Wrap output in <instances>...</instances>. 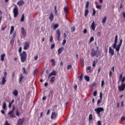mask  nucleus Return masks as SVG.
Here are the masks:
<instances>
[{"instance_id": "obj_53", "label": "nucleus", "mask_w": 125, "mask_h": 125, "mask_svg": "<svg viewBox=\"0 0 125 125\" xmlns=\"http://www.w3.org/2000/svg\"><path fill=\"white\" fill-rule=\"evenodd\" d=\"M97 125H102V122L101 121H98Z\"/></svg>"}, {"instance_id": "obj_42", "label": "nucleus", "mask_w": 125, "mask_h": 125, "mask_svg": "<svg viewBox=\"0 0 125 125\" xmlns=\"http://www.w3.org/2000/svg\"><path fill=\"white\" fill-rule=\"evenodd\" d=\"M7 76V72H4V77L5 80H6Z\"/></svg>"}, {"instance_id": "obj_35", "label": "nucleus", "mask_w": 125, "mask_h": 125, "mask_svg": "<svg viewBox=\"0 0 125 125\" xmlns=\"http://www.w3.org/2000/svg\"><path fill=\"white\" fill-rule=\"evenodd\" d=\"M104 80H102V81H101L102 87H104Z\"/></svg>"}, {"instance_id": "obj_50", "label": "nucleus", "mask_w": 125, "mask_h": 125, "mask_svg": "<svg viewBox=\"0 0 125 125\" xmlns=\"http://www.w3.org/2000/svg\"><path fill=\"white\" fill-rule=\"evenodd\" d=\"M75 27H72V28H71V32H75Z\"/></svg>"}, {"instance_id": "obj_9", "label": "nucleus", "mask_w": 125, "mask_h": 125, "mask_svg": "<svg viewBox=\"0 0 125 125\" xmlns=\"http://www.w3.org/2000/svg\"><path fill=\"white\" fill-rule=\"evenodd\" d=\"M24 118H22V119H21V118H20V119H19V120L18 121V125H23V123H24Z\"/></svg>"}, {"instance_id": "obj_29", "label": "nucleus", "mask_w": 125, "mask_h": 125, "mask_svg": "<svg viewBox=\"0 0 125 125\" xmlns=\"http://www.w3.org/2000/svg\"><path fill=\"white\" fill-rule=\"evenodd\" d=\"M96 7L97 9H102V5H96Z\"/></svg>"}, {"instance_id": "obj_32", "label": "nucleus", "mask_w": 125, "mask_h": 125, "mask_svg": "<svg viewBox=\"0 0 125 125\" xmlns=\"http://www.w3.org/2000/svg\"><path fill=\"white\" fill-rule=\"evenodd\" d=\"M51 61L53 64V66H55L56 65L55 60H54V59H51Z\"/></svg>"}, {"instance_id": "obj_27", "label": "nucleus", "mask_w": 125, "mask_h": 125, "mask_svg": "<svg viewBox=\"0 0 125 125\" xmlns=\"http://www.w3.org/2000/svg\"><path fill=\"white\" fill-rule=\"evenodd\" d=\"M24 17H25L24 14H22L21 18V22H23L24 20Z\"/></svg>"}, {"instance_id": "obj_33", "label": "nucleus", "mask_w": 125, "mask_h": 125, "mask_svg": "<svg viewBox=\"0 0 125 125\" xmlns=\"http://www.w3.org/2000/svg\"><path fill=\"white\" fill-rule=\"evenodd\" d=\"M91 120H93V115L92 114H90L89 115V120L91 121Z\"/></svg>"}, {"instance_id": "obj_25", "label": "nucleus", "mask_w": 125, "mask_h": 125, "mask_svg": "<svg viewBox=\"0 0 125 125\" xmlns=\"http://www.w3.org/2000/svg\"><path fill=\"white\" fill-rule=\"evenodd\" d=\"M84 78L87 82H89L90 78L88 76H84Z\"/></svg>"}, {"instance_id": "obj_36", "label": "nucleus", "mask_w": 125, "mask_h": 125, "mask_svg": "<svg viewBox=\"0 0 125 125\" xmlns=\"http://www.w3.org/2000/svg\"><path fill=\"white\" fill-rule=\"evenodd\" d=\"M14 43V39H12V40H11V41H10V44L11 45H13Z\"/></svg>"}, {"instance_id": "obj_13", "label": "nucleus", "mask_w": 125, "mask_h": 125, "mask_svg": "<svg viewBox=\"0 0 125 125\" xmlns=\"http://www.w3.org/2000/svg\"><path fill=\"white\" fill-rule=\"evenodd\" d=\"M57 75V72L55 70L52 71L50 74H49L48 79L51 77V76H56Z\"/></svg>"}, {"instance_id": "obj_63", "label": "nucleus", "mask_w": 125, "mask_h": 125, "mask_svg": "<svg viewBox=\"0 0 125 125\" xmlns=\"http://www.w3.org/2000/svg\"><path fill=\"white\" fill-rule=\"evenodd\" d=\"M53 37H50V42H53Z\"/></svg>"}, {"instance_id": "obj_62", "label": "nucleus", "mask_w": 125, "mask_h": 125, "mask_svg": "<svg viewBox=\"0 0 125 125\" xmlns=\"http://www.w3.org/2000/svg\"><path fill=\"white\" fill-rule=\"evenodd\" d=\"M15 37H16V33L15 32L13 33V38H15Z\"/></svg>"}, {"instance_id": "obj_60", "label": "nucleus", "mask_w": 125, "mask_h": 125, "mask_svg": "<svg viewBox=\"0 0 125 125\" xmlns=\"http://www.w3.org/2000/svg\"><path fill=\"white\" fill-rule=\"evenodd\" d=\"M5 125H10V124L7 122V121H6L5 123Z\"/></svg>"}, {"instance_id": "obj_4", "label": "nucleus", "mask_w": 125, "mask_h": 125, "mask_svg": "<svg viewBox=\"0 0 125 125\" xmlns=\"http://www.w3.org/2000/svg\"><path fill=\"white\" fill-rule=\"evenodd\" d=\"M30 47V43L28 42H25L23 43V49L24 50H28Z\"/></svg>"}, {"instance_id": "obj_39", "label": "nucleus", "mask_w": 125, "mask_h": 125, "mask_svg": "<svg viewBox=\"0 0 125 125\" xmlns=\"http://www.w3.org/2000/svg\"><path fill=\"white\" fill-rule=\"evenodd\" d=\"M15 77V72H13L12 74V78L13 80H14Z\"/></svg>"}, {"instance_id": "obj_57", "label": "nucleus", "mask_w": 125, "mask_h": 125, "mask_svg": "<svg viewBox=\"0 0 125 125\" xmlns=\"http://www.w3.org/2000/svg\"><path fill=\"white\" fill-rule=\"evenodd\" d=\"M101 71V67H99L98 68V73H100Z\"/></svg>"}, {"instance_id": "obj_61", "label": "nucleus", "mask_w": 125, "mask_h": 125, "mask_svg": "<svg viewBox=\"0 0 125 125\" xmlns=\"http://www.w3.org/2000/svg\"><path fill=\"white\" fill-rule=\"evenodd\" d=\"M34 59H35V60L36 61H37V60H38V56H35V57H34Z\"/></svg>"}, {"instance_id": "obj_30", "label": "nucleus", "mask_w": 125, "mask_h": 125, "mask_svg": "<svg viewBox=\"0 0 125 125\" xmlns=\"http://www.w3.org/2000/svg\"><path fill=\"white\" fill-rule=\"evenodd\" d=\"M83 74H82L80 76V77H79V80L80 81H82V80H83Z\"/></svg>"}, {"instance_id": "obj_37", "label": "nucleus", "mask_w": 125, "mask_h": 125, "mask_svg": "<svg viewBox=\"0 0 125 125\" xmlns=\"http://www.w3.org/2000/svg\"><path fill=\"white\" fill-rule=\"evenodd\" d=\"M22 70H23V74H27V71H26V69L25 68H22Z\"/></svg>"}, {"instance_id": "obj_19", "label": "nucleus", "mask_w": 125, "mask_h": 125, "mask_svg": "<svg viewBox=\"0 0 125 125\" xmlns=\"http://www.w3.org/2000/svg\"><path fill=\"white\" fill-rule=\"evenodd\" d=\"M6 56V54H2V55H1L0 56V58H1V61H4V58Z\"/></svg>"}, {"instance_id": "obj_15", "label": "nucleus", "mask_w": 125, "mask_h": 125, "mask_svg": "<svg viewBox=\"0 0 125 125\" xmlns=\"http://www.w3.org/2000/svg\"><path fill=\"white\" fill-rule=\"evenodd\" d=\"M6 81H7V80H5V78L4 75L3 77H2V80H1L2 85H4V84H5V83H6Z\"/></svg>"}, {"instance_id": "obj_28", "label": "nucleus", "mask_w": 125, "mask_h": 125, "mask_svg": "<svg viewBox=\"0 0 125 125\" xmlns=\"http://www.w3.org/2000/svg\"><path fill=\"white\" fill-rule=\"evenodd\" d=\"M89 13V11L88 10H85V12H84V16L85 17H87L88 14Z\"/></svg>"}, {"instance_id": "obj_18", "label": "nucleus", "mask_w": 125, "mask_h": 125, "mask_svg": "<svg viewBox=\"0 0 125 125\" xmlns=\"http://www.w3.org/2000/svg\"><path fill=\"white\" fill-rule=\"evenodd\" d=\"M63 50V47H61L60 48H59V49L58 50V54H61Z\"/></svg>"}, {"instance_id": "obj_54", "label": "nucleus", "mask_w": 125, "mask_h": 125, "mask_svg": "<svg viewBox=\"0 0 125 125\" xmlns=\"http://www.w3.org/2000/svg\"><path fill=\"white\" fill-rule=\"evenodd\" d=\"M97 94V91L96 90H95L94 92H93V95L94 96H96Z\"/></svg>"}, {"instance_id": "obj_2", "label": "nucleus", "mask_w": 125, "mask_h": 125, "mask_svg": "<svg viewBox=\"0 0 125 125\" xmlns=\"http://www.w3.org/2000/svg\"><path fill=\"white\" fill-rule=\"evenodd\" d=\"M21 60L22 63H24L27 60V53L26 51H23L22 53L21 54Z\"/></svg>"}, {"instance_id": "obj_24", "label": "nucleus", "mask_w": 125, "mask_h": 125, "mask_svg": "<svg viewBox=\"0 0 125 125\" xmlns=\"http://www.w3.org/2000/svg\"><path fill=\"white\" fill-rule=\"evenodd\" d=\"M14 31V26H12L11 27V30H10V35H11L12 33H13Z\"/></svg>"}, {"instance_id": "obj_22", "label": "nucleus", "mask_w": 125, "mask_h": 125, "mask_svg": "<svg viewBox=\"0 0 125 125\" xmlns=\"http://www.w3.org/2000/svg\"><path fill=\"white\" fill-rule=\"evenodd\" d=\"M6 108H7L6 103V102H4L2 105V108L3 109V110H5L6 109Z\"/></svg>"}, {"instance_id": "obj_56", "label": "nucleus", "mask_w": 125, "mask_h": 125, "mask_svg": "<svg viewBox=\"0 0 125 125\" xmlns=\"http://www.w3.org/2000/svg\"><path fill=\"white\" fill-rule=\"evenodd\" d=\"M66 42V41L65 40H63V42H62V45H64Z\"/></svg>"}, {"instance_id": "obj_44", "label": "nucleus", "mask_w": 125, "mask_h": 125, "mask_svg": "<svg viewBox=\"0 0 125 125\" xmlns=\"http://www.w3.org/2000/svg\"><path fill=\"white\" fill-rule=\"evenodd\" d=\"M100 97L101 102H102V100L103 99V93H101L100 94Z\"/></svg>"}, {"instance_id": "obj_16", "label": "nucleus", "mask_w": 125, "mask_h": 125, "mask_svg": "<svg viewBox=\"0 0 125 125\" xmlns=\"http://www.w3.org/2000/svg\"><path fill=\"white\" fill-rule=\"evenodd\" d=\"M21 32L23 35V36H24V37H26V35L27 34V32L25 30L24 27L21 28Z\"/></svg>"}, {"instance_id": "obj_52", "label": "nucleus", "mask_w": 125, "mask_h": 125, "mask_svg": "<svg viewBox=\"0 0 125 125\" xmlns=\"http://www.w3.org/2000/svg\"><path fill=\"white\" fill-rule=\"evenodd\" d=\"M122 78H123V75H122V74L120 75V76H119V81L121 82Z\"/></svg>"}, {"instance_id": "obj_20", "label": "nucleus", "mask_w": 125, "mask_h": 125, "mask_svg": "<svg viewBox=\"0 0 125 125\" xmlns=\"http://www.w3.org/2000/svg\"><path fill=\"white\" fill-rule=\"evenodd\" d=\"M24 79V76H23L22 74H21L19 80V83H21L22 80Z\"/></svg>"}, {"instance_id": "obj_1", "label": "nucleus", "mask_w": 125, "mask_h": 125, "mask_svg": "<svg viewBox=\"0 0 125 125\" xmlns=\"http://www.w3.org/2000/svg\"><path fill=\"white\" fill-rule=\"evenodd\" d=\"M118 35H116L115 36V39L114 40V43L112 45V48L110 47H109V54H110L111 56H113L115 54V51L114 49H116V51L117 52H119L120 51V49L121 48V46H122V43H123V40H120L119 44L118 45H117V44L118 43Z\"/></svg>"}, {"instance_id": "obj_34", "label": "nucleus", "mask_w": 125, "mask_h": 125, "mask_svg": "<svg viewBox=\"0 0 125 125\" xmlns=\"http://www.w3.org/2000/svg\"><path fill=\"white\" fill-rule=\"evenodd\" d=\"M59 25H58V24H55V25H54L53 28H54V30H56V29H57V28L59 27Z\"/></svg>"}, {"instance_id": "obj_23", "label": "nucleus", "mask_w": 125, "mask_h": 125, "mask_svg": "<svg viewBox=\"0 0 125 125\" xmlns=\"http://www.w3.org/2000/svg\"><path fill=\"white\" fill-rule=\"evenodd\" d=\"M106 20H107V17H106V16H105V17H104V18H103V19L102 22L103 23H105Z\"/></svg>"}, {"instance_id": "obj_59", "label": "nucleus", "mask_w": 125, "mask_h": 125, "mask_svg": "<svg viewBox=\"0 0 125 125\" xmlns=\"http://www.w3.org/2000/svg\"><path fill=\"white\" fill-rule=\"evenodd\" d=\"M55 46V44H52L51 49H53Z\"/></svg>"}, {"instance_id": "obj_41", "label": "nucleus", "mask_w": 125, "mask_h": 125, "mask_svg": "<svg viewBox=\"0 0 125 125\" xmlns=\"http://www.w3.org/2000/svg\"><path fill=\"white\" fill-rule=\"evenodd\" d=\"M94 41V38H93V37H91L89 40V42H93Z\"/></svg>"}, {"instance_id": "obj_11", "label": "nucleus", "mask_w": 125, "mask_h": 125, "mask_svg": "<svg viewBox=\"0 0 125 125\" xmlns=\"http://www.w3.org/2000/svg\"><path fill=\"white\" fill-rule=\"evenodd\" d=\"M24 3L25 2L23 0H20V1L17 2V4L19 5V6H22V5H23Z\"/></svg>"}, {"instance_id": "obj_5", "label": "nucleus", "mask_w": 125, "mask_h": 125, "mask_svg": "<svg viewBox=\"0 0 125 125\" xmlns=\"http://www.w3.org/2000/svg\"><path fill=\"white\" fill-rule=\"evenodd\" d=\"M90 55L92 56V57H94V56H97L98 57V56H99V55H97V52L95 51L94 48L91 50Z\"/></svg>"}, {"instance_id": "obj_46", "label": "nucleus", "mask_w": 125, "mask_h": 125, "mask_svg": "<svg viewBox=\"0 0 125 125\" xmlns=\"http://www.w3.org/2000/svg\"><path fill=\"white\" fill-rule=\"evenodd\" d=\"M16 116H20V113L18 111V110L16 111Z\"/></svg>"}, {"instance_id": "obj_17", "label": "nucleus", "mask_w": 125, "mask_h": 125, "mask_svg": "<svg viewBox=\"0 0 125 125\" xmlns=\"http://www.w3.org/2000/svg\"><path fill=\"white\" fill-rule=\"evenodd\" d=\"M56 80L55 77H51L50 78V82L51 83H53Z\"/></svg>"}, {"instance_id": "obj_45", "label": "nucleus", "mask_w": 125, "mask_h": 125, "mask_svg": "<svg viewBox=\"0 0 125 125\" xmlns=\"http://www.w3.org/2000/svg\"><path fill=\"white\" fill-rule=\"evenodd\" d=\"M37 72V69H35V70L33 72V75L34 76H36Z\"/></svg>"}, {"instance_id": "obj_64", "label": "nucleus", "mask_w": 125, "mask_h": 125, "mask_svg": "<svg viewBox=\"0 0 125 125\" xmlns=\"http://www.w3.org/2000/svg\"><path fill=\"white\" fill-rule=\"evenodd\" d=\"M101 103V99H99L97 101V104H100V103Z\"/></svg>"}, {"instance_id": "obj_8", "label": "nucleus", "mask_w": 125, "mask_h": 125, "mask_svg": "<svg viewBox=\"0 0 125 125\" xmlns=\"http://www.w3.org/2000/svg\"><path fill=\"white\" fill-rule=\"evenodd\" d=\"M56 33H57V35H58L57 39H58V41H60L61 35L60 30L59 29L57 30Z\"/></svg>"}, {"instance_id": "obj_10", "label": "nucleus", "mask_w": 125, "mask_h": 125, "mask_svg": "<svg viewBox=\"0 0 125 125\" xmlns=\"http://www.w3.org/2000/svg\"><path fill=\"white\" fill-rule=\"evenodd\" d=\"M57 116H58L57 113H56V112H53L52 113V115L51 116V119L52 120H53L54 119H56L57 118Z\"/></svg>"}, {"instance_id": "obj_3", "label": "nucleus", "mask_w": 125, "mask_h": 125, "mask_svg": "<svg viewBox=\"0 0 125 125\" xmlns=\"http://www.w3.org/2000/svg\"><path fill=\"white\" fill-rule=\"evenodd\" d=\"M13 12L14 14V18H16V17H18V14H19V11H18V8L17 5H15V7L13 9Z\"/></svg>"}, {"instance_id": "obj_43", "label": "nucleus", "mask_w": 125, "mask_h": 125, "mask_svg": "<svg viewBox=\"0 0 125 125\" xmlns=\"http://www.w3.org/2000/svg\"><path fill=\"white\" fill-rule=\"evenodd\" d=\"M64 12L65 13H68V9L67 8V7H64Z\"/></svg>"}, {"instance_id": "obj_47", "label": "nucleus", "mask_w": 125, "mask_h": 125, "mask_svg": "<svg viewBox=\"0 0 125 125\" xmlns=\"http://www.w3.org/2000/svg\"><path fill=\"white\" fill-rule=\"evenodd\" d=\"M96 48H97V51H96L97 55H99V56H100L101 54H98V51L99 49V47H98V46H97Z\"/></svg>"}, {"instance_id": "obj_58", "label": "nucleus", "mask_w": 125, "mask_h": 125, "mask_svg": "<svg viewBox=\"0 0 125 125\" xmlns=\"http://www.w3.org/2000/svg\"><path fill=\"white\" fill-rule=\"evenodd\" d=\"M87 32V31L86 29H84L83 30V34H86Z\"/></svg>"}, {"instance_id": "obj_7", "label": "nucleus", "mask_w": 125, "mask_h": 125, "mask_svg": "<svg viewBox=\"0 0 125 125\" xmlns=\"http://www.w3.org/2000/svg\"><path fill=\"white\" fill-rule=\"evenodd\" d=\"M14 110H11L8 112V115H10L11 118H15L16 117L15 114L14 113Z\"/></svg>"}, {"instance_id": "obj_55", "label": "nucleus", "mask_w": 125, "mask_h": 125, "mask_svg": "<svg viewBox=\"0 0 125 125\" xmlns=\"http://www.w3.org/2000/svg\"><path fill=\"white\" fill-rule=\"evenodd\" d=\"M125 82V77H123V78L122 79V83H123Z\"/></svg>"}, {"instance_id": "obj_51", "label": "nucleus", "mask_w": 125, "mask_h": 125, "mask_svg": "<svg viewBox=\"0 0 125 125\" xmlns=\"http://www.w3.org/2000/svg\"><path fill=\"white\" fill-rule=\"evenodd\" d=\"M72 68V65H67V70H69Z\"/></svg>"}, {"instance_id": "obj_31", "label": "nucleus", "mask_w": 125, "mask_h": 125, "mask_svg": "<svg viewBox=\"0 0 125 125\" xmlns=\"http://www.w3.org/2000/svg\"><path fill=\"white\" fill-rule=\"evenodd\" d=\"M95 111L97 112L98 115H100L101 112H102L103 111H104V110H95Z\"/></svg>"}, {"instance_id": "obj_49", "label": "nucleus", "mask_w": 125, "mask_h": 125, "mask_svg": "<svg viewBox=\"0 0 125 125\" xmlns=\"http://www.w3.org/2000/svg\"><path fill=\"white\" fill-rule=\"evenodd\" d=\"M96 64V61H93V64H92L93 67H95Z\"/></svg>"}, {"instance_id": "obj_6", "label": "nucleus", "mask_w": 125, "mask_h": 125, "mask_svg": "<svg viewBox=\"0 0 125 125\" xmlns=\"http://www.w3.org/2000/svg\"><path fill=\"white\" fill-rule=\"evenodd\" d=\"M118 89H119V91H123V90H125V83H122L121 85H119L118 86Z\"/></svg>"}, {"instance_id": "obj_48", "label": "nucleus", "mask_w": 125, "mask_h": 125, "mask_svg": "<svg viewBox=\"0 0 125 125\" xmlns=\"http://www.w3.org/2000/svg\"><path fill=\"white\" fill-rule=\"evenodd\" d=\"M121 121L122 122H124V121H125V116L124 117H122L121 119Z\"/></svg>"}, {"instance_id": "obj_12", "label": "nucleus", "mask_w": 125, "mask_h": 125, "mask_svg": "<svg viewBox=\"0 0 125 125\" xmlns=\"http://www.w3.org/2000/svg\"><path fill=\"white\" fill-rule=\"evenodd\" d=\"M91 28L92 30H93V31H95L96 25H95V22L94 21H92V23L91 25Z\"/></svg>"}, {"instance_id": "obj_40", "label": "nucleus", "mask_w": 125, "mask_h": 125, "mask_svg": "<svg viewBox=\"0 0 125 125\" xmlns=\"http://www.w3.org/2000/svg\"><path fill=\"white\" fill-rule=\"evenodd\" d=\"M96 13V11L95 9H93V13H92L93 16H94V15H95Z\"/></svg>"}, {"instance_id": "obj_14", "label": "nucleus", "mask_w": 125, "mask_h": 125, "mask_svg": "<svg viewBox=\"0 0 125 125\" xmlns=\"http://www.w3.org/2000/svg\"><path fill=\"white\" fill-rule=\"evenodd\" d=\"M49 19H50V21H51V22H52V21H53V20L54 19V14H53V13H51V14L49 16Z\"/></svg>"}, {"instance_id": "obj_26", "label": "nucleus", "mask_w": 125, "mask_h": 125, "mask_svg": "<svg viewBox=\"0 0 125 125\" xmlns=\"http://www.w3.org/2000/svg\"><path fill=\"white\" fill-rule=\"evenodd\" d=\"M21 51H22V47L21 46L19 49V52L20 53V57H21V54H22Z\"/></svg>"}, {"instance_id": "obj_38", "label": "nucleus", "mask_w": 125, "mask_h": 125, "mask_svg": "<svg viewBox=\"0 0 125 125\" xmlns=\"http://www.w3.org/2000/svg\"><path fill=\"white\" fill-rule=\"evenodd\" d=\"M89 1H87L86 3V5H85V8H88V7H89Z\"/></svg>"}, {"instance_id": "obj_21", "label": "nucleus", "mask_w": 125, "mask_h": 125, "mask_svg": "<svg viewBox=\"0 0 125 125\" xmlns=\"http://www.w3.org/2000/svg\"><path fill=\"white\" fill-rule=\"evenodd\" d=\"M13 93L15 96H17V95H18V91L15 89L14 90Z\"/></svg>"}]
</instances>
